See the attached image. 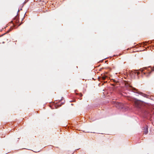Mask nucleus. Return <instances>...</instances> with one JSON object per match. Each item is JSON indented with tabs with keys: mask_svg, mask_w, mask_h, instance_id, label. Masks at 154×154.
<instances>
[{
	"mask_svg": "<svg viewBox=\"0 0 154 154\" xmlns=\"http://www.w3.org/2000/svg\"><path fill=\"white\" fill-rule=\"evenodd\" d=\"M142 102L139 100H135L134 101V103L136 106L137 107H140Z\"/></svg>",
	"mask_w": 154,
	"mask_h": 154,
	"instance_id": "nucleus-1",
	"label": "nucleus"
},
{
	"mask_svg": "<svg viewBox=\"0 0 154 154\" xmlns=\"http://www.w3.org/2000/svg\"><path fill=\"white\" fill-rule=\"evenodd\" d=\"M148 132L147 127L146 126L144 128L143 133L145 134H146Z\"/></svg>",
	"mask_w": 154,
	"mask_h": 154,
	"instance_id": "nucleus-2",
	"label": "nucleus"
}]
</instances>
